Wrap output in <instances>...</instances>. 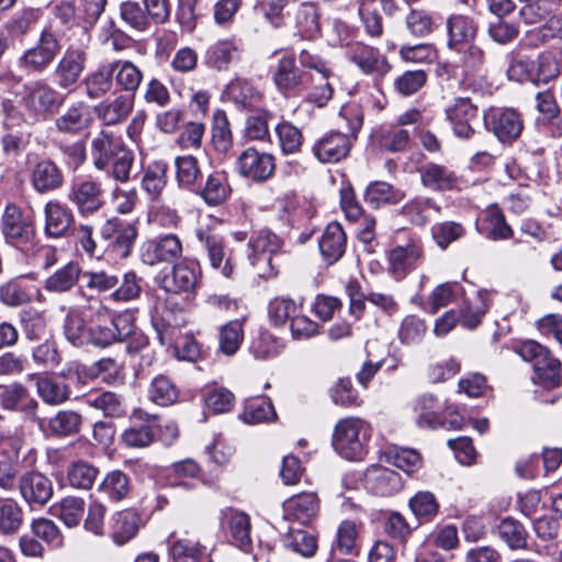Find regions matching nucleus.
<instances>
[{"label": "nucleus", "mask_w": 562, "mask_h": 562, "mask_svg": "<svg viewBox=\"0 0 562 562\" xmlns=\"http://www.w3.org/2000/svg\"><path fill=\"white\" fill-rule=\"evenodd\" d=\"M338 120L341 131L325 134L313 146V153L321 162H338L348 156L351 139L357 137L362 126L363 111L357 103L345 104L340 109Z\"/></svg>", "instance_id": "nucleus-1"}, {"label": "nucleus", "mask_w": 562, "mask_h": 562, "mask_svg": "<svg viewBox=\"0 0 562 562\" xmlns=\"http://www.w3.org/2000/svg\"><path fill=\"white\" fill-rule=\"evenodd\" d=\"M89 344L108 347L121 342L134 333V317L130 312L113 313L98 299L88 303Z\"/></svg>", "instance_id": "nucleus-2"}, {"label": "nucleus", "mask_w": 562, "mask_h": 562, "mask_svg": "<svg viewBox=\"0 0 562 562\" xmlns=\"http://www.w3.org/2000/svg\"><path fill=\"white\" fill-rule=\"evenodd\" d=\"M91 157L98 170L111 167V176L120 182H127L134 161V154L124 143L108 131H101L91 140Z\"/></svg>", "instance_id": "nucleus-3"}, {"label": "nucleus", "mask_w": 562, "mask_h": 562, "mask_svg": "<svg viewBox=\"0 0 562 562\" xmlns=\"http://www.w3.org/2000/svg\"><path fill=\"white\" fill-rule=\"evenodd\" d=\"M370 438V426L358 417L340 419L333 432L331 445L337 453L347 460L362 459Z\"/></svg>", "instance_id": "nucleus-4"}, {"label": "nucleus", "mask_w": 562, "mask_h": 562, "mask_svg": "<svg viewBox=\"0 0 562 562\" xmlns=\"http://www.w3.org/2000/svg\"><path fill=\"white\" fill-rule=\"evenodd\" d=\"M283 240L269 229H261L249 240V260L257 268V273L262 278H271L278 274V268L273 263V256L281 251Z\"/></svg>", "instance_id": "nucleus-5"}, {"label": "nucleus", "mask_w": 562, "mask_h": 562, "mask_svg": "<svg viewBox=\"0 0 562 562\" xmlns=\"http://www.w3.org/2000/svg\"><path fill=\"white\" fill-rule=\"evenodd\" d=\"M2 232L14 246L30 250L34 247L35 225L31 215H24L14 204H9L2 216Z\"/></svg>", "instance_id": "nucleus-6"}, {"label": "nucleus", "mask_w": 562, "mask_h": 562, "mask_svg": "<svg viewBox=\"0 0 562 562\" xmlns=\"http://www.w3.org/2000/svg\"><path fill=\"white\" fill-rule=\"evenodd\" d=\"M519 355L525 361L531 362L537 372L548 386H557L560 383V361L552 358L550 351L537 341H525L519 347Z\"/></svg>", "instance_id": "nucleus-7"}, {"label": "nucleus", "mask_w": 562, "mask_h": 562, "mask_svg": "<svg viewBox=\"0 0 562 562\" xmlns=\"http://www.w3.org/2000/svg\"><path fill=\"white\" fill-rule=\"evenodd\" d=\"M346 58L355 64L364 75L382 78L390 72L392 66L387 57L378 48L355 42L346 46Z\"/></svg>", "instance_id": "nucleus-8"}, {"label": "nucleus", "mask_w": 562, "mask_h": 562, "mask_svg": "<svg viewBox=\"0 0 562 562\" xmlns=\"http://www.w3.org/2000/svg\"><path fill=\"white\" fill-rule=\"evenodd\" d=\"M308 74L297 66L292 55L282 56L271 69L272 81L283 95L300 92L307 83Z\"/></svg>", "instance_id": "nucleus-9"}, {"label": "nucleus", "mask_w": 562, "mask_h": 562, "mask_svg": "<svg viewBox=\"0 0 562 562\" xmlns=\"http://www.w3.org/2000/svg\"><path fill=\"white\" fill-rule=\"evenodd\" d=\"M424 260L423 245L418 240H409L405 245H397L387 252V270L397 281L422 265Z\"/></svg>", "instance_id": "nucleus-10"}, {"label": "nucleus", "mask_w": 562, "mask_h": 562, "mask_svg": "<svg viewBox=\"0 0 562 562\" xmlns=\"http://www.w3.org/2000/svg\"><path fill=\"white\" fill-rule=\"evenodd\" d=\"M182 254V243L175 234L160 235L146 240L140 248V259L145 265L170 263Z\"/></svg>", "instance_id": "nucleus-11"}, {"label": "nucleus", "mask_w": 562, "mask_h": 562, "mask_svg": "<svg viewBox=\"0 0 562 562\" xmlns=\"http://www.w3.org/2000/svg\"><path fill=\"white\" fill-rule=\"evenodd\" d=\"M236 169L241 177L256 182H263L274 173V157L255 148H247L238 156Z\"/></svg>", "instance_id": "nucleus-12"}, {"label": "nucleus", "mask_w": 562, "mask_h": 562, "mask_svg": "<svg viewBox=\"0 0 562 562\" xmlns=\"http://www.w3.org/2000/svg\"><path fill=\"white\" fill-rule=\"evenodd\" d=\"M447 120L459 138L469 139L474 135L472 121L476 120L477 108L469 98H456L445 109Z\"/></svg>", "instance_id": "nucleus-13"}, {"label": "nucleus", "mask_w": 562, "mask_h": 562, "mask_svg": "<svg viewBox=\"0 0 562 562\" xmlns=\"http://www.w3.org/2000/svg\"><path fill=\"white\" fill-rule=\"evenodd\" d=\"M485 121L502 143L517 139L524 128L521 115L514 109L492 110Z\"/></svg>", "instance_id": "nucleus-14"}, {"label": "nucleus", "mask_w": 562, "mask_h": 562, "mask_svg": "<svg viewBox=\"0 0 562 562\" xmlns=\"http://www.w3.org/2000/svg\"><path fill=\"white\" fill-rule=\"evenodd\" d=\"M69 200L83 216L97 213L104 204L101 183L92 179L75 182L69 192Z\"/></svg>", "instance_id": "nucleus-15"}, {"label": "nucleus", "mask_w": 562, "mask_h": 562, "mask_svg": "<svg viewBox=\"0 0 562 562\" xmlns=\"http://www.w3.org/2000/svg\"><path fill=\"white\" fill-rule=\"evenodd\" d=\"M447 46L460 52L461 47L475 40L479 33V23L474 16L467 14H451L446 22Z\"/></svg>", "instance_id": "nucleus-16"}, {"label": "nucleus", "mask_w": 562, "mask_h": 562, "mask_svg": "<svg viewBox=\"0 0 562 562\" xmlns=\"http://www.w3.org/2000/svg\"><path fill=\"white\" fill-rule=\"evenodd\" d=\"M200 276L199 266L192 261H180L161 279V288L173 293L194 291Z\"/></svg>", "instance_id": "nucleus-17"}, {"label": "nucleus", "mask_w": 562, "mask_h": 562, "mask_svg": "<svg viewBox=\"0 0 562 562\" xmlns=\"http://www.w3.org/2000/svg\"><path fill=\"white\" fill-rule=\"evenodd\" d=\"M157 426L156 417L135 415L131 418V425L123 431L122 441L132 448L148 447L156 437Z\"/></svg>", "instance_id": "nucleus-18"}, {"label": "nucleus", "mask_w": 562, "mask_h": 562, "mask_svg": "<svg viewBox=\"0 0 562 562\" xmlns=\"http://www.w3.org/2000/svg\"><path fill=\"white\" fill-rule=\"evenodd\" d=\"M143 525L142 516L134 509L116 512L110 519V536L117 546L131 541Z\"/></svg>", "instance_id": "nucleus-19"}, {"label": "nucleus", "mask_w": 562, "mask_h": 562, "mask_svg": "<svg viewBox=\"0 0 562 562\" xmlns=\"http://www.w3.org/2000/svg\"><path fill=\"white\" fill-rule=\"evenodd\" d=\"M134 106V98L127 94H119L94 106L97 117L108 126L124 122Z\"/></svg>", "instance_id": "nucleus-20"}, {"label": "nucleus", "mask_w": 562, "mask_h": 562, "mask_svg": "<svg viewBox=\"0 0 562 562\" xmlns=\"http://www.w3.org/2000/svg\"><path fill=\"white\" fill-rule=\"evenodd\" d=\"M319 250L328 263L337 262L344 255L346 248V234L337 222L329 223L321 239Z\"/></svg>", "instance_id": "nucleus-21"}, {"label": "nucleus", "mask_w": 562, "mask_h": 562, "mask_svg": "<svg viewBox=\"0 0 562 562\" xmlns=\"http://www.w3.org/2000/svg\"><path fill=\"white\" fill-rule=\"evenodd\" d=\"M239 57V46L234 40H221L209 46L204 61L206 66L218 71L228 69V66Z\"/></svg>", "instance_id": "nucleus-22"}, {"label": "nucleus", "mask_w": 562, "mask_h": 562, "mask_svg": "<svg viewBox=\"0 0 562 562\" xmlns=\"http://www.w3.org/2000/svg\"><path fill=\"white\" fill-rule=\"evenodd\" d=\"M87 59L81 48H69L59 61L56 74L59 85L64 88L74 85L80 77Z\"/></svg>", "instance_id": "nucleus-23"}, {"label": "nucleus", "mask_w": 562, "mask_h": 562, "mask_svg": "<svg viewBox=\"0 0 562 562\" xmlns=\"http://www.w3.org/2000/svg\"><path fill=\"white\" fill-rule=\"evenodd\" d=\"M490 306L491 294L487 291H479L473 299L467 300L458 312L461 325L467 329L476 328Z\"/></svg>", "instance_id": "nucleus-24"}, {"label": "nucleus", "mask_w": 562, "mask_h": 562, "mask_svg": "<svg viewBox=\"0 0 562 562\" xmlns=\"http://www.w3.org/2000/svg\"><path fill=\"white\" fill-rule=\"evenodd\" d=\"M92 120L90 106L78 102L56 120V127L61 133L77 134L89 127Z\"/></svg>", "instance_id": "nucleus-25"}, {"label": "nucleus", "mask_w": 562, "mask_h": 562, "mask_svg": "<svg viewBox=\"0 0 562 562\" xmlns=\"http://www.w3.org/2000/svg\"><path fill=\"white\" fill-rule=\"evenodd\" d=\"M405 193L385 181H373L364 191V201L379 209L384 205H394L403 201Z\"/></svg>", "instance_id": "nucleus-26"}, {"label": "nucleus", "mask_w": 562, "mask_h": 562, "mask_svg": "<svg viewBox=\"0 0 562 562\" xmlns=\"http://www.w3.org/2000/svg\"><path fill=\"white\" fill-rule=\"evenodd\" d=\"M200 239L204 243L211 266L218 269L224 277H232L235 266L225 251L223 237L216 234H207L205 237L201 235Z\"/></svg>", "instance_id": "nucleus-27"}, {"label": "nucleus", "mask_w": 562, "mask_h": 562, "mask_svg": "<svg viewBox=\"0 0 562 562\" xmlns=\"http://www.w3.org/2000/svg\"><path fill=\"white\" fill-rule=\"evenodd\" d=\"M419 171L424 187L435 191L452 189L458 181L454 171L442 165L426 164Z\"/></svg>", "instance_id": "nucleus-28"}, {"label": "nucleus", "mask_w": 562, "mask_h": 562, "mask_svg": "<svg viewBox=\"0 0 562 562\" xmlns=\"http://www.w3.org/2000/svg\"><path fill=\"white\" fill-rule=\"evenodd\" d=\"M231 193L227 175L224 171H215L209 175L200 195L207 205L217 206L223 204Z\"/></svg>", "instance_id": "nucleus-29"}, {"label": "nucleus", "mask_w": 562, "mask_h": 562, "mask_svg": "<svg viewBox=\"0 0 562 562\" xmlns=\"http://www.w3.org/2000/svg\"><path fill=\"white\" fill-rule=\"evenodd\" d=\"M110 69L112 70L115 85L123 91L135 92L142 80V70L130 60H113L110 61Z\"/></svg>", "instance_id": "nucleus-30"}, {"label": "nucleus", "mask_w": 562, "mask_h": 562, "mask_svg": "<svg viewBox=\"0 0 562 562\" xmlns=\"http://www.w3.org/2000/svg\"><path fill=\"white\" fill-rule=\"evenodd\" d=\"M367 487L376 495L389 496L393 494L400 484L398 475L386 468L373 467L366 473Z\"/></svg>", "instance_id": "nucleus-31"}, {"label": "nucleus", "mask_w": 562, "mask_h": 562, "mask_svg": "<svg viewBox=\"0 0 562 562\" xmlns=\"http://www.w3.org/2000/svg\"><path fill=\"white\" fill-rule=\"evenodd\" d=\"M408 507L420 525L431 522L440 510V504L434 493L419 491L411 497Z\"/></svg>", "instance_id": "nucleus-32"}, {"label": "nucleus", "mask_w": 562, "mask_h": 562, "mask_svg": "<svg viewBox=\"0 0 562 562\" xmlns=\"http://www.w3.org/2000/svg\"><path fill=\"white\" fill-rule=\"evenodd\" d=\"M286 510L300 522H310L318 513L319 502L315 493H302L289 498Z\"/></svg>", "instance_id": "nucleus-33"}, {"label": "nucleus", "mask_w": 562, "mask_h": 562, "mask_svg": "<svg viewBox=\"0 0 562 562\" xmlns=\"http://www.w3.org/2000/svg\"><path fill=\"white\" fill-rule=\"evenodd\" d=\"M173 562H211L206 547L190 539H179L170 548Z\"/></svg>", "instance_id": "nucleus-34"}, {"label": "nucleus", "mask_w": 562, "mask_h": 562, "mask_svg": "<svg viewBox=\"0 0 562 562\" xmlns=\"http://www.w3.org/2000/svg\"><path fill=\"white\" fill-rule=\"evenodd\" d=\"M89 314L88 305L82 310H70L65 321V336L74 346L89 344V327H86L85 318Z\"/></svg>", "instance_id": "nucleus-35"}, {"label": "nucleus", "mask_w": 562, "mask_h": 562, "mask_svg": "<svg viewBox=\"0 0 562 562\" xmlns=\"http://www.w3.org/2000/svg\"><path fill=\"white\" fill-rule=\"evenodd\" d=\"M147 395L153 403L169 406L177 402L179 390L169 376L159 374L151 380Z\"/></svg>", "instance_id": "nucleus-36"}, {"label": "nucleus", "mask_w": 562, "mask_h": 562, "mask_svg": "<svg viewBox=\"0 0 562 562\" xmlns=\"http://www.w3.org/2000/svg\"><path fill=\"white\" fill-rule=\"evenodd\" d=\"M438 398L434 394H423L415 403L416 423L419 427L437 428L441 425Z\"/></svg>", "instance_id": "nucleus-37"}, {"label": "nucleus", "mask_w": 562, "mask_h": 562, "mask_svg": "<svg viewBox=\"0 0 562 562\" xmlns=\"http://www.w3.org/2000/svg\"><path fill=\"white\" fill-rule=\"evenodd\" d=\"M484 223L486 237L491 240H506L513 237L514 231L506 222L503 211L497 204H491L485 210Z\"/></svg>", "instance_id": "nucleus-38"}, {"label": "nucleus", "mask_w": 562, "mask_h": 562, "mask_svg": "<svg viewBox=\"0 0 562 562\" xmlns=\"http://www.w3.org/2000/svg\"><path fill=\"white\" fill-rule=\"evenodd\" d=\"M71 222L70 213L58 202L50 201L45 206V233L52 237L61 236Z\"/></svg>", "instance_id": "nucleus-39"}, {"label": "nucleus", "mask_w": 562, "mask_h": 562, "mask_svg": "<svg viewBox=\"0 0 562 562\" xmlns=\"http://www.w3.org/2000/svg\"><path fill=\"white\" fill-rule=\"evenodd\" d=\"M113 75L110 63L102 64L85 79L86 91L89 98H101L113 88Z\"/></svg>", "instance_id": "nucleus-40"}, {"label": "nucleus", "mask_w": 562, "mask_h": 562, "mask_svg": "<svg viewBox=\"0 0 562 562\" xmlns=\"http://www.w3.org/2000/svg\"><path fill=\"white\" fill-rule=\"evenodd\" d=\"M227 524L233 543L247 551L251 546L249 516L243 512L229 510Z\"/></svg>", "instance_id": "nucleus-41"}, {"label": "nucleus", "mask_w": 562, "mask_h": 562, "mask_svg": "<svg viewBox=\"0 0 562 562\" xmlns=\"http://www.w3.org/2000/svg\"><path fill=\"white\" fill-rule=\"evenodd\" d=\"M497 533L512 550L528 548V532L522 524L514 518H504L497 526Z\"/></svg>", "instance_id": "nucleus-42"}, {"label": "nucleus", "mask_w": 562, "mask_h": 562, "mask_svg": "<svg viewBox=\"0 0 562 562\" xmlns=\"http://www.w3.org/2000/svg\"><path fill=\"white\" fill-rule=\"evenodd\" d=\"M431 211L440 213L441 207L432 199L423 196L411 200L402 207V214L417 226H423L429 221Z\"/></svg>", "instance_id": "nucleus-43"}, {"label": "nucleus", "mask_w": 562, "mask_h": 562, "mask_svg": "<svg viewBox=\"0 0 562 562\" xmlns=\"http://www.w3.org/2000/svg\"><path fill=\"white\" fill-rule=\"evenodd\" d=\"M226 94L237 105L250 108L257 105L261 100V93L249 81L235 79L226 88Z\"/></svg>", "instance_id": "nucleus-44"}, {"label": "nucleus", "mask_w": 562, "mask_h": 562, "mask_svg": "<svg viewBox=\"0 0 562 562\" xmlns=\"http://www.w3.org/2000/svg\"><path fill=\"white\" fill-rule=\"evenodd\" d=\"M98 491L113 502L122 501L130 493V479L120 470L111 471L102 480Z\"/></svg>", "instance_id": "nucleus-45"}, {"label": "nucleus", "mask_w": 562, "mask_h": 562, "mask_svg": "<svg viewBox=\"0 0 562 562\" xmlns=\"http://www.w3.org/2000/svg\"><path fill=\"white\" fill-rule=\"evenodd\" d=\"M37 393L44 402L57 405L69 397V389L61 376H46L37 381Z\"/></svg>", "instance_id": "nucleus-46"}, {"label": "nucleus", "mask_w": 562, "mask_h": 562, "mask_svg": "<svg viewBox=\"0 0 562 562\" xmlns=\"http://www.w3.org/2000/svg\"><path fill=\"white\" fill-rule=\"evenodd\" d=\"M243 339V323L238 319L229 321L220 328L218 348L223 353L233 356L239 349Z\"/></svg>", "instance_id": "nucleus-47"}, {"label": "nucleus", "mask_w": 562, "mask_h": 562, "mask_svg": "<svg viewBox=\"0 0 562 562\" xmlns=\"http://www.w3.org/2000/svg\"><path fill=\"white\" fill-rule=\"evenodd\" d=\"M329 78L330 77H326L322 80L321 75L314 76L313 74H308L307 83L304 87L308 90L305 100L318 108L325 106L334 94V88L329 82Z\"/></svg>", "instance_id": "nucleus-48"}, {"label": "nucleus", "mask_w": 562, "mask_h": 562, "mask_svg": "<svg viewBox=\"0 0 562 562\" xmlns=\"http://www.w3.org/2000/svg\"><path fill=\"white\" fill-rule=\"evenodd\" d=\"M81 415L74 411H60L47 422L45 429L56 436H70L79 431Z\"/></svg>", "instance_id": "nucleus-49"}, {"label": "nucleus", "mask_w": 562, "mask_h": 562, "mask_svg": "<svg viewBox=\"0 0 562 562\" xmlns=\"http://www.w3.org/2000/svg\"><path fill=\"white\" fill-rule=\"evenodd\" d=\"M63 183L64 175L54 161L46 159L37 162V192L57 190Z\"/></svg>", "instance_id": "nucleus-50"}, {"label": "nucleus", "mask_w": 562, "mask_h": 562, "mask_svg": "<svg viewBox=\"0 0 562 562\" xmlns=\"http://www.w3.org/2000/svg\"><path fill=\"white\" fill-rule=\"evenodd\" d=\"M99 474V470L85 461L74 462L67 471V481L74 488L90 490Z\"/></svg>", "instance_id": "nucleus-51"}, {"label": "nucleus", "mask_w": 562, "mask_h": 562, "mask_svg": "<svg viewBox=\"0 0 562 562\" xmlns=\"http://www.w3.org/2000/svg\"><path fill=\"white\" fill-rule=\"evenodd\" d=\"M359 526L352 520H344L337 528L336 539L333 544L334 552L352 554L357 552Z\"/></svg>", "instance_id": "nucleus-52"}, {"label": "nucleus", "mask_w": 562, "mask_h": 562, "mask_svg": "<svg viewBox=\"0 0 562 562\" xmlns=\"http://www.w3.org/2000/svg\"><path fill=\"white\" fill-rule=\"evenodd\" d=\"M431 235L436 245L445 250L465 235V227L459 222L443 221L431 227Z\"/></svg>", "instance_id": "nucleus-53"}, {"label": "nucleus", "mask_w": 562, "mask_h": 562, "mask_svg": "<svg viewBox=\"0 0 562 562\" xmlns=\"http://www.w3.org/2000/svg\"><path fill=\"white\" fill-rule=\"evenodd\" d=\"M277 417L274 407L266 398H255L246 403L241 418L247 424H260Z\"/></svg>", "instance_id": "nucleus-54"}, {"label": "nucleus", "mask_w": 562, "mask_h": 562, "mask_svg": "<svg viewBox=\"0 0 562 562\" xmlns=\"http://www.w3.org/2000/svg\"><path fill=\"white\" fill-rule=\"evenodd\" d=\"M358 12L367 35L380 37L383 34V20L374 0H361Z\"/></svg>", "instance_id": "nucleus-55"}, {"label": "nucleus", "mask_w": 562, "mask_h": 562, "mask_svg": "<svg viewBox=\"0 0 562 562\" xmlns=\"http://www.w3.org/2000/svg\"><path fill=\"white\" fill-rule=\"evenodd\" d=\"M459 53H461L460 65L467 77L475 76L484 70L486 54L482 47L471 42Z\"/></svg>", "instance_id": "nucleus-56"}, {"label": "nucleus", "mask_w": 562, "mask_h": 562, "mask_svg": "<svg viewBox=\"0 0 562 562\" xmlns=\"http://www.w3.org/2000/svg\"><path fill=\"white\" fill-rule=\"evenodd\" d=\"M301 311V306L295 301L288 297H274L270 301L268 306V313L271 322L276 326H283L288 322H291Z\"/></svg>", "instance_id": "nucleus-57"}, {"label": "nucleus", "mask_w": 562, "mask_h": 562, "mask_svg": "<svg viewBox=\"0 0 562 562\" xmlns=\"http://www.w3.org/2000/svg\"><path fill=\"white\" fill-rule=\"evenodd\" d=\"M88 404L103 412L106 417H121L126 408L123 398L113 392H103L88 398Z\"/></svg>", "instance_id": "nucleus-58"}, {"label": "nucleus", "mask_w": 562, "mask_h": 562, "mask_svg": "<svg viewBox=\"0 0 562 562\" xmlns=\"http://www.w3.org/2000/svg\"><path fill=\"white\" fill-rule=\"evenodd\" d=\"M285 546L303 557H313L317 550V540L314 535L302 529H292L285 536Z\"/></svg>", "instance_id": "nucleus-59"}, {"label": "nucleus", "mask_w": 562, "mask_h": 562, "mask_svg": "<svg viewBox=\"0 0 562 562\" xmlns=\"http://www.w3.org/2000/svg\"><path fill=\"white\" fill-rule=\"evenodd\" d=\"M22 524V510L10 498L0 499V533L12 535Z\"/></svg>", "instance_id": "nucleus-60"}, {"label": "nucleus", "mask_w": 562, "mask_h": 562, "mask_svg": "<svg viewBox=\"0 0 562 562\" xmlns=\"http://www.w3.org/2000/svg\"><path fill=\"white\" fill-rule=\"evenodd\" d=\"M405 25L412 35L423 37L435 30L436 22L430 12L424 9H412L405 18Z\"/></svg>", "instance_id": "nucleus-61"}, {"label": "nucleus", "mask_w": 562, "mask_h": 562, "mask_svg": "<svg viewBox=\"0 0 562 562\" xmlns=\"http://www.w3.org/2000/svg\"><path fill=\"white\" fill-rule=\"evenodd\" d=\"M519 24L502 18H495L488 23L487 34L492 41L505 45L513 42L519 35Z\"/></svg>", "instance_id": "nucleus-62"}, {"label": "nucleus", "mask_w": 562, "mask_h": 562, "mask_svg": "<svg viewBox=\"0 0 562 562\" xmlns=\"http://www.w3.org/2000/svg\"><path fill=\"white\" fill-rule=\"evenodd\" d=\"M561 72V66L551 52L540 54L533 63L536 83H548L555 79Z\"/></svg>", "instance_id": "nucleus-63"}, {"label": "nucleus", "mask_w": 562, "mask_h": 562, "mask_svg": "<svg viewBox=\"0 0 562 562\" xmlns=\"http://www.w3.org/2000/svg\"><path fill=\"white\" fill-rule=\"evenodd\" d=\"M460 286L457 283H442L438 285L429 295L424 310L430 314H436L440 308L452 303L458 294Z\"/></svg>", "instance_id": "nucleus-64"}]
</instances>
